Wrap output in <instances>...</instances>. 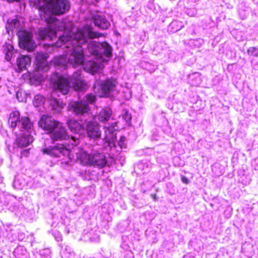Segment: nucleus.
<instances>
[{
	"mask_svg": "<svg viewBox=\"0 0 258 258\" xmlns=\"http://www.w3.org/2000/svg\"><path fill=\"white\" fill-rule=\"evenodd\" d=\"M13 52L10 51L6 52V59L7 61H10L12 56Z\"/></svg>",
	"mask_w": 258,
	"mask_h": 258,
	"instance_id": "nucleus-37",
	"label": "nucleus"
},
{
	"mask_svg": "<svg viewBox=\"0 0 258 258\" xmlns=\"http://www.w3.org/2000/svg\"><path fill=\"white\" fill-rule=\"evenodd\" d=\"M88 36L90 39H94L104 36V35L102 33L89 31L88 33Z\"/></svg>",
	"mask_w": 258,
	"mask_h": 258,
	"instance_id": "nucleus-34",
	"label": "nucleus"
},
{
	"mask_svg": "<svg viewBox=\"0 0 258 258\" xmlns=\"http://www.w3.org/2000/svg\"><path fill=\"white\" fill-rule=\"evenodd\" d=\"M20 119V112L18 111H13L10 114L8 123L11 127L15 128Z\"/></svg>",
	"mask_w": 258,
	"mask_h": 258,
	"instance_id": "nucleus-21",
	"label": "nucleus"
},
{
	"mask_svg": "<svg viewBox=\"0 0 258 258\" xmlns=\"http://www.w3.org/2000/svg\"><path fill=\"white\" fill-rule=\"evenodd\" d=\"M181 178L182 181L183 183H184L185 184H187L189 183V179L186 177H185V176L182 175L181 176Z\"/></svg>",
	"mask_w": 258,
	"mask_h": 258,
	"instance_id": "nucleus-39",
	"label": "nucleus"
},
{
	"mask_svg": "<svg viewBox=\"0 0 258 258\" xmlns=\"http://www.w3.org/2000/svg\"><path fill=\"white\" fill-rule=\"evenodd\" d=\"M29 155V149L23 150L20 154V158H22L23 157H27Z\"/></svg>",
	"mask_w": 258,
	"mask_h": 258,
	"instance_id": "nucleus-36",
	"label": "nucleus"
},
{
	"mask_svg": "<svg viewBox=\"0 0 258 258\" xmlns=\"http://www.w3.org/2000/svg\"><path fill=\"white\" fill-rule=\"evenodd\" d=\"M104 140H105V142H110L108 137L106 135L105 136V137L104 138Z\"/></svg>",
	"mask_w": 258,
	"mask_h": 258,
	"instance_id": "nucleus-41",
	"label": "nucleus"
},
{
	"mask_svg": "<svg viewBox=\"0 0 258 258\" xmlns=\"http://www.w3.org/2000/svg\"><path fill=\"white\" fill-rule=\"evenodd\" d=\"M53 0H34L35 4L39 5V10L40 12V16L41 19H42L43 16V13H46V9L49 8V5Z\"/></svg>",
	"mask_w": 258,
	"mask_h": 258,
	"instance_id": "nucleus-23",
	"label": "nucleus"
},
{
	"mask_svg": "<svg viewBox=\"0 0 258 258\" xmlns=\"http://www.w3.org/2000/svg\"><path fill=\"white\" fill-rule=\"evenodd\" d=\"M106 163V158L103 154L95 152L90 154L89 165H93L102 168L105 166Z\"/></svg>",
	"mask_w": 258,
	"mask_h": 258,
	"instance_id": "nucleus-14",
	"label": "nucleus"
},
{
	"mask_svg": "<svg viewBox=\"0 0 258 258\" xmlns=\"http://www.w3.org/2000/svg\"><path fill=\"white\" fill-rule=\"evenodd\" d=\"M47 8H51L52 13L59 15L70 9V3L68 0H53Z\"/></svg>",
	"mask_w": 258,
	"mask_h": 258,
	"instance_id": "nucleus-10",
	"label": "nucleus"
},
{
	"mask_svg": "<svg viewBox=\"0 0 258 258\" xmlns=\"http://www.w3.org/2000/svg\"><path fill=\"white\" fill-rule=\"evenodd\" d=\"M247 54L253 57H258V48L256 47H250L247 50Z\"/></svg>",
	"mask_w": 258,
	"mask_h": 258,
	"instance_id": "nucleus-32",
	"label": "nucleus"
},
{
	"mask_svg": "<svg viewBox=\"0 0 258 258\" xmlns=\"http://www.w3.org/2000/svg\"><path fill=\"white\" fill-rule=\"evenodd\" d=\"M47 24L46 28H41L38 30V34L41 40H51L56 36V32L61 30L59 24L61 22L56 18L49 16L45 20Z\"/></svg>",
	"mask_w": 258,
	"mask_h": 258,
	"instance_id": "nucleus-1",
	"label": "nucleus"
},
{
	"mask_svg": "<svg viewBox=\"0 0 258 258\" xmlns=\"http://www.w3.org/2000/svg\"><path fill=\"white\" fill-rule=\"evenodd\" d=\"M100 44L95 41H91L88 43L87 48L89 53L94 55L98 54V49Z\"/></svg>",
	"mask_w": 258,
	"mask_h": 258,
	"instance_id": "nucleus-26",
	"label": "nucleus"
},
{
	"mask_svg": "<svg viewBox=\"0 0 258 258\" xmlns=\"http://www.w3.org/2000/svg\"><path fill=\"white\" fill-rule=\"evenodd\" d=\"M72 78L73 88L75 91H84L87 88V83L82 76L81 71L74 73L72 75Z\"/></svg>",
	"mask_w": 258,
	"mask_h": 258,
	"instance_id": "nucleus-12",
	"label": "nucleus"
},
{
	"mask_svg": "<svg viewBox=\"0 0 258 258\" xmlns=\"http://www.w3.org/2000/svg\"><path fill=\"white\" fill-rule=\"evenodd\" d=\"M68 109L76 115L83 116L89 112L90 107L88 103L82 101H77L71 103L69 105Z\"/></svg>",
	"mask_w": 258,
	"mask_h": 258,
	"instance_id": "nucleus-9",
	"label": "nucleus"
},
{
	"mask_svg": "<svg viewBox=\"0 0 258 258\" xmlns=\"http://www.w3.org/2000/svg\"><path fill=\"white\" fill-rule=\"evenodd\" d=\"M151 197L154 200V201H156L157 200L158 198L157 197V195L156 194H152L151 195Z\"/></svg>",
	"mask_w": 258,
	"mask_h": 258,
	"instance_id": "nucleus-40",
	"label": "nucleus"
},
{
	"mask_svg": "<svg viewBox=\"0 0 258 258\" xmlns=\"http://www.w3.org/2000/svg\"><path fill=\"white\" fill-rule=\"evenodd\" d=\"M6 48L7 49V51H10L13 52V51L14 50V47L12 45L10 44H6Z\"/></svg>",
	"mask_w": 258,
	"mask_h": 258,
	"instance_id": "nucleus-38",
	"label": "nucleus"
},
{
	"mask_svg": "<svg viewBox=\"0 0 258 258\" xmlns=\"http://www.w3.org/2000/svg\"><path fill=\"white\" fill-rule=\"evenodd\" d=\"M93 20L95 25L101 29L105 30L110 26L109 22L104 16L96 15L93 17Z\"/></svg>",
	"mask_w": 258,
	"mask_h": 258,
	"instance_id": "nucleus-18",
	"label": "nucleus"
},
{
	"mask_svg": "<svg viewBox=\"0 0 258 258\" xmlns=\"http://www.w3.org/2000/svg\"><path fill=\"white\" fill-rule=\"evenodd\" d=\"M59 122L51 115L43 114L38 121V125L47 134H49L56 129L59 125Z\"/></svg>",
	"mask_w": 258,
	"mask_h": 258,
	"instance_id": "nucleus-5",
	"label": "nucleus"
},
{
	"mask_svg": "<svg viewBox=\"0 0 258 258\" xmlns=\"http://www.w3.org/2000/svg\"><path fill=\"white\" fill-rule=\"evenodd\" d=\"M112 115V110L109 108L102 109L98 115V119L100 122L108 121Z\"/></svg>",
	"mask_w": 258,
	"mask_h": 258,
	"instance_id": "nucleus-25",
	"label": "nucleus"
},
{
	"mask_svg": "<svg viewBox=\"0 0 258 258\" xmlns=\"http://www.w3.org/2000/svg\"><path fill=\"white\" fill-rule=\"evenodd\" d=\"M42 152L43 154L54 157H58L61 154L63 155H69L70 153V150L62 144L44 148Z\"/></svg>",
	"mask_w": 258,
	"mask_h": 258,
	"instance_id": "nucleus-11",
	"label": "nucleus"
},
{
	"mask_svg": "<svg viewBox=\"0 0 258 258\" xmlns=\"http://www.w3.org/2000/svg\"><path fill=\"white\" fill-rule=\"evenodd\" d=\"M18 35L20 47L29 52L33 51L35 46L32 34L26 30H22L19 32Z\"/></svg>",
	"mask_w": 258,
	"mask_h": 258,
	"instance_id": "nucleus-6",
	"label": "nucleus"
},
{
	"mask_svg": "<svg viewBox=\"0 0 258 258\" xmlns=\"http://www.w3.org/2000/svg\"><path fill=\"white\" fill-rule=\"evenodd\" d=\"M71 28L72 29L73 28V25H72V23L71 24Z\"/></svg>",
	"mask_w": 258,
	"mask_h": 258,
	"instance_id": "nucleus-42",
	"label": "nucleus"
},
{
	"mask_svg": "<svg viewBox=\"0 0 258 258\" xmlns=\"http://www.w3.org/2000/svg\"><path fill=\"white\" fill-rule=\"evenodd\" d=\"M126 142V137L124 136H121L119 140L117 142V145L121 149H126L127 147Z\"/></svg>",
	"mask_w": 258,
	"mask_h": 258,
	"instance_id": "nucleus-31",
	"label": "nucleus"
},
{
	"mask_svg": "<svg viewBox=\"0 0 258 258\" xmlns=\"http://www.w3.org/2000/svg\"><path fill=\"white\" fill-rule=\"evenodd\" d=\"M15 144L19 148H23L31 145L34 141L31 133L28 132L17 131L15 133Z\"/></svg>",
	"mask_w": 258,
	"mask_h": 258,
	"instance_id": "nucleus-8",
	"label": "nucleus"
},
{
	"mask_svg": "<svg viewBox=\"0 0 258 258\" xmlns=\"http://www.w3.org/2000/svg\"><path fill=\"white\" fill-rule=\"evenodd\" d=\"M103 54L107 57H111L112 56V48L107 43L104 44Z\"/></svg>",
	"mask_w": 258,
	"mask_h": 258,
	"instance_id": "nucleus-28",
	"label": "nucleus"
},
{
	"mask_svg": "<svg viewBox=\"0 0 258 258\" xmlns=\"http://www.w3.org/2000/svg\"><path fill=\"white\" fill-rule=\"evenodd\" d=\"M51 87L54 92L67 95L71 89L70 80L62 75L55 74L51 78Z\"/></svg>",
	"mask_w": 258,
	"mask_h": 258,
	"instance_id": "nucleus-3",
	"label": "nucleus"
},
{
	"mask_svg": "<svg viewBox=\"0 0 258 258\" xmlns=\"http://www.w3.org/2000/svg\"><path fill=\"white\" fill-rule=\"evenodd\" d=\"M31 64V58L29 55H20L17 60V65L18 70L17 72H20L23 70L26 69L28 66Z\"/></svg>",
	"mask_w": 258,
	"mask_h": 258,
	"instance_id": "nucleus-19",
	"label": "nucleus"
},
{
	"mask_svg": "<svg viewBox=\"0 0 258 258\" xmlns=\"http://www.w3.org/2000/svg\"><path fill=\"white\" fill-rule=\"evenodd\" d=\"M118 122V121L114 122L106 127V130L105 131V133L106 134L107 133L112 134L114 131L118 130L119 129V127L117 126Z\"/></svg>",
	"mask_w": 258,
	"mask_h": 258,
	"instance_id": "nucleus-29",
	"label": "nucleus"
},
{
	"mask_svg": "<svg viewBox=\"0 0 258 258\" xmlns=\"http://www.w3.org/2000/svg\"><path fill=\"white\" fill-rule=\"evenodd\" d=\"M50 138L52 143L56 141H61L63 140H69L71 139L72 141V146H76L79 143L78 139L74 137H70L67 134V131L64 126H63L61 122H59V125L56 127V129L49 133Z\"/></svg>",
	"mask_w": 258,
	"mask_h": 258,
	"instance_id": "nucleus-4",
	"label": "nucleus"
},
{
	"mask_svg": "<svg viewBox=\"0 0 258 258\" xmlns=\"http://www.w3.org/2000/svg\"><path fill=\"white\" fill-rule=\"evenodd\" d=\"M49 103L52 109L55 111H60L62 109L66 104L62 100L51 97L49 99Z\"/></svg>",
	"mask_w": 258,
	"mask_h": 258,
	"instance_id": "nucleus-20",
	"label": "nucleus"
},
{
	"mask_svg": "<svg viewBox=\"0 0 258 258\" xmlns=\"http://www.w3.org/2000/svg\"><path fill=\"white\" fill-rule=\"evenodd\" d=\"M86 100L87 102V103L93 104L96 101V96L92 93H89L85 96Z\"/></svg>",
	"mask_w": 258,
	"mask_h": 258,
	"instance_id": "nucleus-33",
	"label": "nucleus"
},
{
	"mask_svg": "<svg viewBox=\"0 0 258 258\" xmlns=\"http://www.w3.org/2000/svg\"><path fill=\"white\" fill-rule=\"evenodd\" d=\"M47 58L48 54L46 53L38 52L35 55L36 60L40 67H45L48 66Z\"/></svg>",
	"mask_w": 258,
	"mask_h": 258,
	"instance_id": "nucleus-24",
	"label": "nucleus"
},
{
	"mask_svg": "<svg viewBox=\"0 0 258 258\" xmlns=\"http://www.w3.org/2000/svg\"><path fill=\"white\" fill-rule=\"evenodd\" d=\"M68 61L74 68L83 64L84 61L83 48L80 46H73L72 51L69 57Z\"/></svg>",
	"mask_w": 258,
	"mask_h": 258,
	"instance_id": "nucleus-7",
	"label": "nucleus"
},
{
	"mask_svg": "<svg viewBox=\"0 0 258 258\" xmlns=\"http://www.w3.org/2000/svg\"><path fill=\"white\" fill-rule=\"evenodd\" d=\"M121 118L124 120L125 124H130L132 119V116L128 111H125L123 113L121 114Z\"/></svg>",
	"mask_w": 258,
	"mask_h": 258,
	"instance_id": "nucleus-30",
	"label": "nucleus"
},
{
	"mask_svg": "<svg viewBox=\"0 0 258 258\" xmlns=\"http://www.w3.org/2000/svg\"><path fill=\"white\" fill-rule=\"evenodd\" d=\"M85 130L88 137L97 140L101 137V131L99 124L96 121H88L86 124Z\"/></svg>",
	"mask_w": 258,
	"mask_h": 258,
	"instance_id": "nucleus-13",
	"label": "nucleus"
},
{
	"mask_svg": "<svg viewBox=\"0 0 258 258\" xmlns=\"http://www.w3.org/2000/svg\"><path fill=\"white\" fill-rule=\"evenodd\" d=\"M116 85L115 80H106L100 85V90L103 96L108 95L110 92L113 91Z\"/></svg>",
	"mask_w": 258,
	"mask_h": 258,
	"instance_id": "nucleus-15",
	"label": "nucleus"
},
{
	"mask_svg": "<svg viewBox=\"0 0 258 258\" xmlns=\"http://www.w3.org/2000/svg\"><path fill=\"white\" fill-rule=\"evenodd\" d=\"M96 66V63L93 60H88L86 62L84 70L88 72L94 71Z\"/></svg>",
	"mask_w": 258,
	"mask_h": 258,
	"instance_id": "nucleus-27",
	"label": "nucleus"
},
{
	"mask_svg": "<svg viewBox=\"0 0 258 258\" xmlns=\"http://www.w3.org/2000/svg\"><path fill=\"white\" fill-rule=\"evenodd\" d=\"M66 124L70 131L73 133H79L85 129L83 124L73 118H69Z\"/></svg>",
	"mask_w": 258,
	"mask_h": 258,
	"instance_id": "nucleus-16",
	"label": "nucleus"
},
{
	"mask_svg": "<svg viewBox=\"0 0 258 258\" xmlns=\"http://www.w3.org/2000/svg\"><path fill=\"white\" fill-rule=\"evenodd\" d=\"M77 159L82 164L89 165L90 161V154L83 149H79L76 153Z\"/></svg>",
	"mask_w": 258,
	"mask_h": 258,
	"instance_id": "nucleus-22",
	"label": "nucleus"
},
{
	"mask_svg": "<svg viewBox=\"0 0 258 258\" xmlns=\"http://www.w3.org/2000/svg\"><path fill=\"white\" fill-rule=\"evenodd\" d=\"M43 102V97L39 95H37L34 97V103L36 104V106H38L39 105L38 104H40Z\"/></svg>",
	"mask_w": 258,
	"mask_h": 258,
	"instance_id": "nucleus-35",
	"label": "nucleus"
},
{
	"mask_svg": "<svg viewBox=\"0 0 258 258\" xmlns=\"http://www.w3.org/2000/svg\"><path fill=\"white\" fill-rule=\"evenodd\" d=\"M18 131L28 132L32 133L33 131V123L28 117H22L19 123Z\"/></svg>",
	"mask_w": 258,
	"mask_h": 258,
	"instance_id": "nucleus-17",
	"label": "nucleus"
},
{
	"mask_svg": "<svg viewBox=\"0 0 258 258\" xmlns=\"http://www.w3.org/2000/svg\"><path fill=\"white\" fill-rule=\"evenodd\" d=\"M59 41L62 44L70 42L73 46H80L79 44L85 43L87 38L85 36L84 31L82 28H77L76 31L73 32H65L59 38Z\"/></svg>",
	"mask_w": 258,
	"mask_h": 258,
	"instance_id": "nucleus-2",
	"label": "nucleus"
}]
</instances>
